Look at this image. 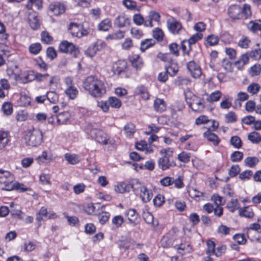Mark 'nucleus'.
<instances>
[{"instance_id": "obj_1", "label": "nucleus", "mask_w": 261, "mask_h": 261, "mask_svg": "<svg viewBox=\"0 0 261 261\" xmlns=\"http://www.w3.org/2000/svg\"><path fill=\"white\" fill-rule=\"evenodd\" d=\"M83 88L90 95L95 97H101L106 92L104 83L94 75L88 76L85 79Z\"/></svg>"}, {"instance_id": "obj_2", "label": "nucleus", "mask_w": 261, "mask_h": 261, "mask_svg": "<svg viewBox=\"0 0 261 261\" xmlns=\"http://www.w3.org/2000/svg\"><path fill=\"white\" fill-rule=\"evenodd\" d=\"M173 150L172 148H163L160 150V153L163 155L158 161V166L162 170H166L170 167L176 166L175 162L170 159L172 156Z\"/></svg>"}, {"instance_id": "obj_3", "label": "nucleus", "mask_w": 261, "mask_h": 261, "mask_svg": "<svg viewBox=\"0 0 261 261\" xmlns=\"http://www.w3.org/2000/svg\"><path fill=\"white\" fill-rule=\"evenodd\" d=\"M24 139L27 145L37 147L40 145L42 141V132L34 128L29 129L25 133Z\"/></svg>"}, {"instance_id": "obj_4", "label": "nucleus", "mask_w": 261, "mask_h": 261, "mask_svg": "<svg viewBox=\"0 0 261 261\" xmlns=\"http://www.w3.org/2000/svg\"><path fill=\"white\" fill-rule=\"evenodd\" d=\"M133 191L136 194H139L140 197L144 203L149 202L153 196L151 190L147 189L137 179H134Z\"/></svg>"}, {"instance_id": "obj_5", "label": "nucleus", "mask_w": 261, "mask_h": 261, "mask_svg": "<svg viewBox=\"0 0 261 261\" xmlns=\"http://www.w3.org/2000/svg\"><path fill=\"white\" fill-rule=\"evenodd\" d=\"M94 138L95 140L103 145H110L112 146L115 145V141L114 139L109 138L108 135L102 131L96 129L94 130Z\"/></svg>"}, {"instance_id": "obj_6", "label": "nucleus", "mask_w": 261, "mask_h": 261, "mask_svg": "<svg viewBox=\"0 0 261 261\" xmlns=\"http://www.w3.org/2000/svg\"><path fill=\"white\" fill-rule=\"evenodd\" d=\"M68 30L72 36L78 38L86 36L89 34L88 30L84 29L82 25L74 22L69 24Z\"/></svg>"}, {"instance_id": "obj_7", "label": "nucleus", "mask_w": 261, "mask_h": 261, "mask_svg": "<svg viewBox=\"0 0 261 261\" xmlns=\"http://www.w3.org/2000/svg\"><path fill=\"white\" fill-rule=\"evenodd\" d=\"M14 178L12 174L8 171H5L0 180V184H3L4 187L2 189L6 191L12 190L14 188V184L13 183Z\"/></svg>"}, {"instance_id": "obj_8", "label": "nucleus", "mask_w": 261, "mask_h": 261, "mask_svg": "<svg viewBox=\"0 0 261 261\" xmlns=\"http://www.w3.org/2000/svg\"><path fill=\"white\" fill-rule=\"evenodd\" d=\"M186 101L193 111L201 113L205 108L204 99L199 97L194 96L192 102L188 101V99H186Z\"/></svg>"}, {"instance_id": "obj_9", "label": "nucleus", "mask_w": 261, "mask_h": 261, "mask_svg": "<svg viewBox=\"0 0 261 261\" xmlns=\"http://www.w3.org/2000/svg\"><path fill=\"white\" fill-rule=\"evenodd\" d=\"M59 50L63 53L71 54L74 57H76L79 53L77 48L75 47L73 43L65 40L60 43Z\"/></svg>"}, {"instance_id": "obj_10", "label": "nucleus", "mask_w": 261, "mask_h": 261, "mask_svg": "<svg viewBox=\"0 0 261 261\" xmlns=\"http://www.w3.org/2000/svg\"><path fill=\"white\" fill-rule=\"evenodd\" d=\"M170 55L166 54L163 55L162 60L165 62L169 63L168 65H166L165 69L168 71L169 75L174 76L178 71V66L177 64L169 57Z\"/></svg>"}, {"instance_id": "obj_11", "label": "nucleus", "mask_w": 261, "mask_h": 261, "mask_svg": "<svg viewBox=\"0 0 261 261\" xmlns=\"http://www.w3.org/2000/svg\"><path fill=\"white\" fill-rule=\"evenodd\" d=\"M188 69L191 75L194 78L199 77L201 74V70L200 66L194 61H190L187 65Z\"/></svg>"}, {"instance_id": "obj_12", "label": "nucleus", "mask_w": 261, "mask_h": 261, "mask_svg": "<svg viewBox=\"0 0 261 261\" xmlns=\"http://www.w3.org/2000/svg\"><path fill=\"white\" fill-rule=\"evenodd\" d=\"M134 179L132 180L129 184H126L125 182H120L114 187L115 191L117 193H124L125 192H128L131 189L133 190V186H134Z\"/></svg>"}, {"instance_id": "obj_13", "label": "nucleus", "mask_w": 261, "mask_h": 261, "mask_svg": "<svg viewBox=\"0 0 261 261\" xmlns=\"http://www.w3.org/2000/svg\"><path fill=\"white\" fill-rule=\"evenodd\" d=\"M227 13L228 15L233 19H239L242 15V9L238 5H231L228 8Z\"/></svg>"}, {"instance_id": "obj_14", "label": "nucleus", "mask_w": 261, "mask_h": 261, "mask_svg": "<svg viewBox=\"0 0 261 261\" xmlns=\"http://www.w3.org/2000/svg\"><path fill=\"white\" fill-rule=\"evenodd\" d=\"M203 136L215 146H217L220 142V139L219 138L218 136L213 133L211 130L210 128H207V130L203 134Z\"/></svg>"}, {"instance_id": "obj_15", "label": "nucleus", "mask_w": 261, "mask_h": 261, "mask_svg": "<svg viewBox=\"0 0 261 261\" xmlns=\"http://www.w3.org/2000/svg\"><path fill=\"white\" fill-rule=\"evenodd\" d=\"M48 8L55 15H59L64 13L65 11V6L59 3L50 4Z\"/></svg>"}, {"instance_id": "obj_16", "label": "nucleus", "mask_w": 261, "mask_h": 261, "mask_svg": "<svg viewBox=\"0 0 261 261\" xmlns=\"http://www.w3.org/2000/svg\"><path fill=\"white\" fill-rule=\"evenodd\" d=\"M28 22L33 30H37L40 27V22L38 18L37 14L33 12L30 13L28 16Z\"/></svg>"}, {"instance_id": "obj_17", "label": "nucleus", "mask_w": 261, "mask_h": 261, "mask_svg": "<svg viewBox=\"0 0 261 261\" xmlns=\"http://www.w3.org/2000/svg\"><path fill=\"white\" fill-rule=\"evenodd\" d=\"M130 24V20L125 15L117 16L114 21V25L119 28H123Z\"/></svg>"}, {"instance_id": "obj_18", "label": "nucleus", "mask_w": 261, "mask_h": 261, "mask_svg": "<svg viewBox=\"0 0 261 261\" xmlns=\"http://www.w3.org/2000/svg\"><path fill=\"white\" fill-rule=\"evenodd\" d=\"M126 67V62L124 60H120L114 63L113 68L115 73L119 74L125 70Z\"/></svg>"}, {"instance_id": "obj_19", "label": "nucleus", "mask_w": 261, "mask_h": 261, "mask_svg": "<svg viewBox=\"0 0 261 261\" xmlns=\"http://www.w3.org/2000/svg\"><path fill=\"white\" fill-rule=\"evenodd\" d=\"M154 110L159 113H162L166 109V104L165 101L160 98H156L153 102Z\"/></svg>"}, {"instance_id": "obj_20", "label": "nucleus", "mask_w": 261, "mask_h": 261, "mask_svg": "<svg viewBox=\"0 0 261 261\" xmlns=\"http://www.w3.org/2000/svg\"><path fill=\"white\" fill-rule=\"evenodd\" d=\"M125 215L127 218L129 223L136 225L138 222V214L134 209H129L125 212Z\"/></svg>"}, {"instance_id": "obj_21", "label": "nucleus", "mask_w": 261, "mask_h": 261, "mask_svg": "<svg viewBox=\"0 0 261 261\" xmlns=\"http://www.w3.org/2000/svg\"><path fill=\"white\" fill-rule=\"evenodd\" d=\"M57 125L65 124L70 118V114L68 111L60 113L57 115Z\"/></svg>"}, {"instance_id": "obj_22", "label": "nucleus", "mask_w": 261, "mask_h": 261, "mask_svg": "<svg viewBox=\"0 0 261 261\" xmlns=\"http://www.w3.org/2000/svg\"><path fill=\"white\" fill-rule=\"evenodd\" d=\"M239 213L241 217L247 218H252L254 216V214L252 208L249 206L240 208L239 210Z\"/></svg>"}, {"instance_id": "obj_23", "label": "nucleus", "mask_w": 261, "mask_h": 261, "mask_svg": "<svg viewBox=\"0 0 261 261\" xmlns=\"http://www.w3.org/2000/svg\"><path fill=\"white\" fill-rule=\"evenodd\" d=\"M16 80H21L23 83H28L34 80V73L30 71L27 73H23L20 76H15Z\"/></svg>"}, {"instance_id": "obj_24", "label": "nucleus", "mask_w": 261, "mask_h": 261, "mask_svg": "<svg viewBox=\"0 0 261 261\" xmlns=\"http://www.w3.org/2000/svg\"><path fill=\"white\" fill-rule=\"evenodd\" d=\"M168 28L173 34H178L182 29V26L179 22L173 20L168 23Z\"/></svg>"}, {"instance_id": "obj_25", "label": "nucleus", "mask_w": 261, "mask_h": 261, "mask_svg": "<svg viewBox=\"0 0 261 261\" xmlns=\"http://www.w3.org/2000/svg\"><path fill=\"white\" fill-rule=\"evenodd\" d=\"M65 93L70 99L73 100L77 97L79 91L75 87L70 86L65 90Z\"/></svg>"}, {"instance_id": "obj_26", "label": "nucleus", "mask_w": 261, "mask_h": 261, "mask_svg": "<svg viewBox=\"0 0 261 261\" xmlns=\"http://www.w3.org/2000/svg\"><path fill=\"white\" fill-rule=\"evenodd\" d=\"M8 133L4 131H0V150L4 149L9 142Z\"/></svg>"}, {"instance_id": "obj_27", "label": "nucleus", "mask_w": 261, "mask_h": 261, "mask_svg": "<svg viewBox=\"0 0 261 261\" xmlns=\"http://www.w3.org/2000/svg\"><path fill=\"white\" fill-rule=\"evenodd\" d=\"M65 159L71 165H75L80 161V156L75 154L67 153L64 155Z\"/></svg>"}, {"instance_id": "obj_28", "label": "nucleus", "mask_w": 261, "mask_h": 261, "mask_svg": "<svg viewBox=\"0 0 261 261\" xmlns=\"http://www.w3.org/2000/svg\"><path fill=\"white\" fill-rule=\"evenodd\" d=\"M247 138L253 144H259L261 142V135L256 132H252L249 133Z\"/></svg>"}, {"instance_id": "obj_29", "label": "nucleus", "mask_w": 261, "mask_h": 261, "mask_svg": "<svg viewBox=\"0 0 261 261\" xmlns=\"http://www.w3.org/2000/svg\"><path fill=\"white\" fill-rule=\"evenodd\" d=\"M155 42L152 39H146L141 41L140 50L144 52L146 49L154 45Z\"/></svg>"}, {"instance_id": "obj_30", "label": "nucleus", "mask_w": 261, "mask_h": 261, "mask_svg": "<svg viewBox=\"0 0 261 261\" xmlns=\"http://www.w3.org/2000/svg\"><path fill=\"white\" fill-rule=\"evenodd\" d=\"M112 26V23L110 19L107 18L102 20L98 24V30L102 31H108Z\"/></svg>"}, {"instance_id": "obj_31", "label": "nucleus", "mask_w": 261, "mask_h": 261, "mask_svg": "<svg viewBox=\"0 0 261 261\" xmlns=\"http://www.w3.org/2000/svg\"><path fill=\"white\" fill-rule=\"evenodd\" d=\"M222 96V93L219 90L215 91L212 92L209 95H207L206 100L209 102L218 101Z\"/></svg>"}, {"instance_id": "obj_32", "label": "nucleus", "mask_w": 261, "mask_h": 261, "mask_svg": "<svg viewBox=\"0 0 261 261\" xmlns=\"http://www.w3.org/2000/svg\"><path fill=\"white\" fill-rule=\"evenodd\" d=\"M245 165L250 168H252L255 166L259 162V159L255 156L247 157L244 160Z\"/></svg>"}, {"instance_id": "obj_33", "label": "nucleus", "mask_w": 261, "mask_h": 261, "mask_svg": "<svg viewBox=\"0 0 261 261\" xmlns=\"http://www.w3.org/2000/svg\"><path fill=\"white\" fill-rule=\"evenodd\" d=\"M33 5H35L36 8L38 10L41 9V0H28V3L25 5V8L28 10H31L32 9Z\"/></svg>"}, {"instance_id": "obj_34", "label": "nucleus", "mask_w": 261, "mask_h": 261, "mask_svg": "<svg viewBox=\"0 0 261 261\" xmlns=\"http://www.w3.org/2000/svg\"><path fill=\"white\" fill-rule=\"evenodd\" d=\"M2 109L5 115H10L13 112V105L10 102H5L3 104Z\"/></svg>"}, {"instance_id": "obj_35", "label": "nucleus", "mask_w": 261, "mask_h": 261, "mask_svg": "<svg viewBox=\"0 0 261 261\" xmlns=\"http://www.w3.org/2000/svg\"><path fill=\"white\" fill-rule=\"evenodd\" d=\"M227 209L233 213L236 210L239 208V203L237 199H232L227 204Z\"/></svg>"}, {"instance_id": "obj_36", "label": "nucleus", "mask_w": 261, "mask_h": 261, "mask_svg": "<svg viewBox=\"0 0 261 261\" xmlns=\"http://www.w3.org/2000/svg\"><path fill=\"white\" fill-rule=\"evenodd\" d=\"M260 88V85L257 83H252L250 84L247 88V91L253 94H256L258 93V92L259 91Z\"/></svg>"}, {"instance_id": "obj_37", "label": "nucleus", "mask_w": 261, "mask_h": 261, "mask_svg": "<svg viewBox=\"0 0 261 261\" xmlns=\"http://www.w3.org/2000/svg\"><path fill=\"white\" fill-rule=\"evenodd\" d=\"M109 105L112 108L118 109L122 105L121 101L117 98L111 97L109 98Z\"/></svg>"}, {"instance_id": "obj_38", "label": "nucleus", "mask_w": 261, "mask_h": 261, "mask_svg": "<svg viewBox=\"0 0 261 261\" xmlns=\"http://www.w3.org/2000/svg\"><path fill=\"white\" fill-rule=\"evenodd\" d=\"M110 216V213L107 212H102L101 213H99L98 215V219L99 223L101 224H105L107 221H108Z\"/></svg>"}, {"instance_id": "obj_39", "label": "nucleus", "mask_w": 261, "mask_h": 261, "mask_svg": "<svg viewBox=\"0 0 261 261\" xmlns=\"http://www.w3.org/2000/svg\"><path fill=\"white\" fill-rule=\"evenodd\" d=\"M232 106V98L226 97L223 99L220 103V107L222 109H228Z\"/></svg>"}, {"instance_id": "obj_40", "label": "nucleus", "mask_w": 261, "mask_h": 261, "mask_svg": "<svg viewBox=\"0 0 261 261\" xmlns=\"http://www.w3.org/2000/svg\"><path fill=\"white\" fill-rule=\"evenodd\" d=\"M207 249L206 253L208 255H215V243L210 240L206 242Z\"/></svg>"}, {"instance_id": "obj_41", "label": "nucleus", "mask_w": 261, "mask_h": 261, "mask_svg": "<svg viewBox=\"0 0 261 261\" xmlns=\"http://www.w3.org/2000/svg\"><path fill=\"white\" fill-rule=\"evenodd\" d=\"M124 130L127 136H132L135 132V126L131 123L126 124L124 127Z\"/></svg>"}, {"instance_id": "obj_42", "label": "nucleus", "mask_w": 261, "mask_h": 261, "mask_svg": "<svg viewBox=\"0 0 261 261\" xmlns=\"http://www.w3.org/2000/svg\"><path fill=\"white\" fill-rule=\"evenodd\" d=\"M29 51L33 55L38 54L41 49V45L39 43H35L32 44L29 46Z\"/></svg>"}, {"instance_id": "obj_43", "label": "nucleus", "mask_w": 261, "mask_h": 261, "mask_svg": "<svg viewBox=\"0 0 261 261\" xmlns=\"http://www.w3.org/2000/svg\"><path fill=\"white\" fill-rule=\"evenodd\" d=\"M161 246L164 248H168L173 245V240L168 236H164L161 240Z\"/></svg>"}, {"instance_id": "obj_44", "label": "nucleus", "mask_w": 261, "mask_h": 261, "mask_svg": "<svg viewBox=\"0 0 261 261\" xmlns=\"http://www.w3.org/2000/svg\"><path fill=\"white\" fill-rule=\"evenodd\" d=\"M191 153L185 151L178 154L177 156L178 160L185 163H188L190 161Z\"/></svg>"}, {"instance_id": "obj_45", "label": "nucleus", "mask_w": 261, "mask_h": 261, "mask_svg": "<svg viewBox=\"0 0 261 261\" xmlns=\"http://www.w3.org/2000/svg\"><path fill=\"white\" fill-rule=\"evenodd\" d=\"M125 32L119 30L118 31L112 34L108 35L107 37V39H114V40H118L122 39L124 36Z\"/></svg>"}, {"instance_id": "obj_46", "label": "nucleus", "mask_w": 261, "mask_h": 261, "mask_svg": "<svg viewBox=\"0 0 261 261\" xmlns=\"http://www.w3.org/2000/svg\"><path fill=\"white\" fill-rule=\"evenodd\" d=\"M152 35L154 39L160 41L163 39L164 33L161 29L157 28L153 31Z\"/></svg>"}, {"instance_id": "obj_47", "label": "nucleus", "mask_w": 261, "mask_h": 261, "mask_svg": "<svg viewBox=\"0 0 261 261\" xmlns=\"http://www.w3.org/2000/svg\"><path fill=\"white\" fill-rule=\"evenodd\" d=\"M138 94L144 100H147L149 98V94L147 89L144 87H140L138 88Z\"/></svg>"}, {"instance_id": "obj_48", "label": "nucleus", "mask_w": 261, "mask_h": 261, "mask_svg": "<svg viewBox=\"0 0 261 261\" xmlns=\"http://www.w3.org/2000/svg\"><path fill=\"white\" fill-rule=\"evenodd\" d=\"M46 98L51 103H55L59 100L58 94L54 91L48 92L46 95Z\"/></svg>"}, {"instance_id": "obj_49", "label": "nucleus", "mask_w": 261, "mask_h": 261, "mask_svg": "<svg viewBox=\"0 0 261 261\" xmlns=\"http://www.w3.org/2000/svg\"><path fill=\"white\" fill-rule=\"evenodd\" d=\"M243 153L239 151H234L230 155V160L233 162H237L242 160Z\"/></svg>"}, {"instance_id": "obj_50", "label": "nucleus", "mask_w": 261, "mask_h": 261, "mask_svg": "<svg viewBox=\"0 0 261 261\" xmlns=\"http://www.w3.org/2000/svg\"><path fill=\"white\" fill-rule=\"evenodd\" d=\"M261 72V66L259 64H255L250 68V74L252 76H257Z\"/></svg>"}, {"instance_id": "obj_51", "label": "nucleus", "mask_w": 261, "mask_h": 261, "mask_svg": "<svg viewBox=\"0 0 261 261\" xmlns=\"http://www.w3.org/2000/svg\"><path fill=\"white\" fill-rule=\"evenodd\" d=\"M176 248L178 250H181V251H179V253H181V254H184L186 252H189L191 249V246L189 244L185 245L182 243L178 245H177L176 246H175Z\"/></svg>"}, {"instance_id": "obj_52", "label": "nucleus", "mask_w": 261, "mask_h": 261, "mask_svg": "<svg viewBox=\"0 0 261 261\" xmlns=\"http://www.w3.org/2000/svg\"><path fill=\"white\" fill-rule=\"evenodd\" d=\"M97 52L94 44H92L85 50V54L87 56L92 58L95 56Z\"/></svg>"}, {"instance_id": "obj_53", "label": "nucleus", "mask_w": 261, "mask_h": 261, "mask_svg": "<svg viewBox=\"0 0 261 261\" xmlns=\"http://www.w3.org/2000/svg\"><path fill=\"white\" fill-rule=\"evenodd\" d=\"M47 213L48 212H47V209L45 207H41V208L39 210V211L37 214V215L36 217V220L38 222L41 221L43 219V217H47Z\"/></svg>"}, {"instance_id": "obj_54", "label": "nucleus", "mask_w": 261, "mask_h": 261, "mask_svg": "<svg viewBox=\"0 0 261 261\" xmlns=\"http://www.w3.org/2000/svg\"><path fill=\"white\" fill-rule=\"evenodd\" d=\"M252 175V172L251 170H245L239 175V178L243 181L247 180L250 178Z\"/></svg>"}, {"instance_id": "obj_55", "label": "nucleus", "mask_w": 261, "mask_h": 261, "mask_svg": "<svg viewBox=\"0 0 261 261\" xmlns=\"http://www.w3.org/2000/svg\"><path fill=\"white\" fill-rule=\"evenodd\" d=\"M124 222L123 218L119 215L115 216L112 220V223L118 228L121 226Z\"/></svg>"}, {"instance_id": "obj_56", "label": "nucleus", "mask_w": 261, "mask_h": 261, "mask_svg": "<svg viewBox=\"0 0 261 261\" xmlns=\"http://www.w3.org/2000/svg\"><path fill=\"white\" fill-rule=\"evenodd\" d=\"M230 143L232 145L237 148H240L242 146L241 139L238 136H233L230 139Z\"/></svg>"}, {"instance_id": "obj_57", "label": "nucleus", "mask_w": 261, "mask_h": 261, "mask_svg": "<svg viewBox=\"0 0 261 261\" xmlns=\"http://www.w3.org/2000/svg\"><path fill=\"white\" fill-rule=\"evenodd\" d=\"M250 41L247 37H243L239 41L238 45L242 48H247Z\"/></svg>"}, {"instance_id": "obj_58", "label": "nucleus", "mask_w": 261, "mask_h": 261, "mask_svg": "<svg viewBox=\"0 0 261 261\" xmlns=\"http://www.w3.org/2000/svg\"><path fill=\"white\" fill-rule=\"evenodd\" d=\"M206 41L210 45L213 46L218 43L219 38L217 36L211 35L207 37Z\"/></svg>"}, {"instance_id": "obj_59", "label": "nucleus", "mask_w": 261, "mask_h": 261, "mask_svg": "<svg viewBox=\"0 0 261 261\" xmlns=\"http://www.w3.org/2000/svg\"><path fill=\"white\" fill-rule=\"evenodd\" d=\"M233 239L240 245H244L246 243V239L244 234L241 233L236 234L233 236Z\"/></svg>"}, {"instance_id": "obj_60", "label": "nucleus", "mask_w": 261, "mask_h": 261, "mask_svg": "<svg viewBox=\"0 0 261 261\" xmlns=\"http://www.w3.org/2000/svg\"><path fill=\"white\" fill-rule=\"evenodd\" d=\"M169 50L171 54L175 55L176 57L179 55V46L176 43H173L170 44Z\"/></svg>"}, {"instance_id": "obj_61", "label": "nucleus", "mask_w": 261, "mask_h": 261, "mask_svg": "<svg viewBox=\"0 0 261 261\" xmlns=\"http://www.w3.org/2000/svg\"><path fill=\"white\" fill-rule=\"evenodd\" d=\"M202 38V34L200 33H196L192 36L188 40V43L190 45L195 44L196 41Z\"/></svg>"}, {"instance_id": "obj_62", "label": "nucleus", "mask_w": 261, "mask_h": 261, "mask_svg": "<svg viewBox=\"0 0 261 261\" xmlns=\"http://www.w3.org/2000/svg\"><path fill=\"white\" fill-rule=\"evenodd\" d=\"M249 56L255 60H260L261 59V49L257 48L251 51L249 53Z\"/></svg>"}, {"instance_id": "obj_63", "label": "nucleus", "mask_w": 261, "mask_h": 261, "mask_svg": "<svg viewBox=\"0 0 261 261\" xmlns=\"http://www.w3.org/2000/svg\"><path fill=\"white\" fill-rule=\"evenodd\" d=\"M133 22L137 25H141L144 22V19L140 14H136L133 16Z\"/></svg>"}, {"instance_id": "obj_64", "label": "nucleus", "mask_w": 261, "mask_h": 261, "mask_svg": "<svg viewBox=\"0 0 261 261\" xmlns=\"http://www.w3.org/2000/svg\"><path fill=\"white\" fill-rule=\"evenodd\" d=\"M153 203L158 206H161L165 202L164 197L162 194L157 195L153 200Z\"/></svg>"}]
</instances>
